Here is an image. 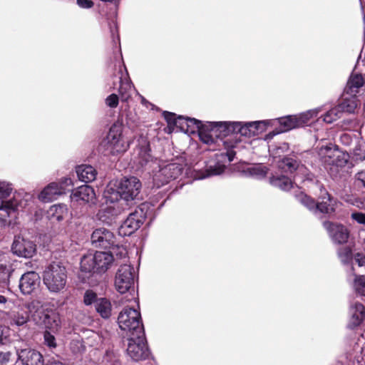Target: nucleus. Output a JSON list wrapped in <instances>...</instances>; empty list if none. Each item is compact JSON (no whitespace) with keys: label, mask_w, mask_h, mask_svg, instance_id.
<instances>
[{"label":"nucleus","mask_w":365,"mask_h":365,"mask_svg":"<svg viewBox=\"0 0 365 365\" xmlns=\"http://www.w3.org/2000/svg\"><path fill=\"white\" fill-rule=\"evenodd\" d=\"M352 159L355 162H362L365 160V143H357L352 151Z\"/></svg>","instance_id":"40"},{"label":"nucleus","mask_w":365,"mask_h":365,"mask_svg":"<svg viewBox=\"0 0 365 365\" xmlns=\"http://www.w3.org/2000/svg\"><path fill=\"white\" fill-rule=\"evenodd\" d=\"M114 261L113 254L108 252L97 251L84 255L81 260V269L84 272L104 273Z\"/></svg>","instance_id":"2"},{"label":"nucleus","mask_w":365,"mask_h":365,"mask_svg":"<svg viewBox=\"0 0 365 365\" xmlns=\"http://www.w3.org/2000/svg\"><path fill=\"white\" fill-rule=\"evenodd\" d=\"M126 352L127 355L135 361L145 360L149 356L150 351L145 338L144 331L140 334H130L128 339Z\"/></svg>","instance_id":"6"},{"label":"nucleus","mask_w":365,"mask_h":365,"mask_svg":"<svg viewBox=\"0 0 365 365\" xmlns=\"http://www.w3.org/2000/svg\"><path fill=\"white\" fill-rule=\"evenodd\" d=\"M135 152L137 153L135 157V160L140 166H146L150 163H154L150 154L149 143L145 140H143L142 144L137 147Z\"/></svg>","instance_id":"22"},{"label":"nucleus","mask_w":365,"mask_h":365,"mask_svg":"<svg viewBox=\"0 0 365 365\" xmlns=\"http://www.w3.org/2000/svg\"><path fill=\"white\" fill-rule=\"evenodd\" d=\"M250 175L257 178H264L267 173V168L262 165H255L247 169Z\"/></svg>","instance_id":"41"},{"label":"nucleus","mask_w":365,"mask_h":365,"mask_svg":"<svg viewBox=\"0 0 365 365\" xmlns=\"http://www.w3.org/2000/svg\"><path fill=\"white\" fill-rule=\"evenodd\" d=\"M34 317L38 324L52 331H57L60 327V317L53 311H37Z\"/></svg>","instance_id":"13"},{"label":"nucleus","mask_w":365,"mask_h":365,"mask_svg":"<svg viewBox=\"0 0 365 365\" xmlns=\"http://www.w3.org/2000/svg\"><path fill=\"white\" fill-rule=\"evenodd\" d=\"M351 318L350 326L359 325L365 319V308L363 304L356 303L351 309Z\"/></svg>","instance_id":"27"},{"label":"nucleus","mask_w":365,"mask_h":365,"mask_svg":"<svg viewBox=\"0 0 365 365\" xmlns=\"http://www.w3.org/2000/svg\"><path fill=\"white\" fill-rule=\"evenodd\" d=\"M91 243L96 247L108 248L115 243L114 235L106 228H98L91 235Z\"/></svg>","instance_id":"15"},{"label":"nucleus","mask_w":365,"mask_h":365,"mask_svg":"<svg viewBox=\"0 0 365 365\" xmlns=\"http://www.w3.org/2000/svg\"><path fill=\"white\" fill-rule=\"evenodd\" d=\"M354 288L361 295L365 296V276H355L354 279Z\"/></svg>","instance_id":"42"},{"label":"nucleus","mask_w":365,"mask_h":365,"mask_svg":"<svg viewBox=\"0 0 365 365\" xmlns=\"http://www.w3.org/2000/svg\"><path fill=\"white\" fill-rule=\"evenodd\" d=\"M48 214L52 220L59 222L67 216L68 209L65 205H54L50 207Z\"/></svg>","instance_id":"33"},{"label":"nucleus","mask_w":365,"mask_h":365,"mask_svg":"<svg viewBox=\"0 0 365 365\" xmlns=\"http://www.w3.org/2000/svg\"><path fill=\"white\" fill-rule=\"evenodd\" d=\"M18 360L23 365H44V360L42 354L33 349H16Z\"/></svg>","instance_id":"16"},{"label":"nucleus","mask_w":365,"mask_h":365,"mask_svg":"<svg viewBox=\"0 0 365 365\" xmlns=\"http://www.w3.org/2000/svg\"><path fill=\"white\" fill-rule=\"evenodd\" d=\"M279 167L286 172L289 173L300 169L299 163L296 160L289 158H283L279 164Z\"/></svg>","instance_id":"36"},{"label":"nucleus","mask_w":365,"mask_h":365,"mask_svg":"<svg viewBox=\"0 0 365 365\" xmlns=\"http://www.w3.org/2000/svg\"><path fill=\"white\" fill-rule=\"evenodd\" d=\"M44 344L49 348L53 349L56 347V341L54 336L49 331H46L43 334Z\"/></svg>","instance_id":"49"},{"label":"nucleus","mask_w":365,"mask_h":365,"mask_svg":"<svg viewBox=\"0 0 365 365\" xmlns=\"http://www.w3.org/2000/svg\"><path fill=\"white\" fill-rule=\"evenodd\" d=\"M326 196L322 197V200L316 203L315 201L304 193H301L298 195V200L309 210L319 211L322 213H331L334 212V200L331 198L330 195L327 193H324Z\"/></svg>","instance_id":"9"},{"label":"nucleus","mask_w":365,"mask_h":365,"mask_svg":"<svg viewBox=\"0 0 365 365\" xmlns=\"http://www.w3.org/2000/svg\"><path fill=\"white\" fill-rule=\"evenodd\" d=\"M76 171L79 180L86 182L93 181L97 175L96 169L88 165H79Z\"/></svg>","instance_id":"25"},{"label":"nucleus","mask_w":365,"mask_h":365,"mask_svg":"<svg viewBox=\"0 0 365 365\" xmlns=\"http://www.w3.org/2000/svg\"><path fill=\"white\" fill-rule=\"evenodd\" d=\"M352 138L348 133H343L340 136V141L345 145H349L352 143Z\"/></svg>","instance_id":"56"},{"label":"nucleus","mask_w":365,"mask_h":365,"mask_svg":"<svg viewBox=\"0 0 365 365\" xmlns=\"http://www.w3.org/2000/svg\"><path fill=\"white\" fill-rule=\"evenodd\" d=\"M11 275L10 268L6 264H0V282H5L9 280Z\"/></svg>","instance_id":"48"},{"label":"nucleus","mask_w":365,"mask_h":365,"mask_svg":"<svg viewBox=\"0 0 365 365\" xmlns=\"http://www.w3.org/2000/svg\"><path fill=\"white\" fill-rule=\"evenodd\" d=\"M133 292V291H132V290H130V292ZM128 294H130V293H129V292H128ZM130 295L131 296V297H130V298H128V296H125V298H127V299L125 300V302H129V301H130L132 299H134V294H133L132 293H130Z\"/></svg>","instance_id":"61"},{"label":"nucleus","mask_w":365,"mask_h":365,"mask_svg":"<svg viewBox=\"0 0 365 365\" xmlns=\"http://www.w3.org/2000/svg\"><path fill=\"white\" fill-rule=\"evenodd\" d=\"M134 269L129 264H123L118 269L115 277V287L120 294L134 291Z\"/></svg>","instance_id":"7"},{"label":"nucleus","mask_w":365,"mask_h":365,"mask_svg":"<svg viewBox=\"0 0 365 365\" xmlns=\"http://www.w3.org/2000/svg\"><path fill=\"white\" fill-rule=\"evenodd\" d=\"M118 323L120 329L130 334H140L144 331L140 313L135 308L125 307L118 315Z\"/></svg>","instance_id":"5"},{"label":"nucleus","mask_w":365,"mask_h":365,"mask_svg":"<svg viewBox=\"0 0 365 365\" xmlns=\"http://www.w3.org/2000/svg\"><path fill=\"white\" fill-rule=\"evenodd\" d=\"M76 3L82 9H90L94 4L91 0H76Z\"/></svg>","instance_id":"54"},{"label":"nucleus","mask_w":365,"mask_h":365,"mask_svg":"<svg viewBox=\"0 0 365 365\" xmlns=\"http://www.w3.org/2000/svg\"><path fill=\"white\" fill-rule=\"evenodd\" d=\"M341 111L339 106L330 109L323 117V120L327 123H331L341 116Z\"/></svg>","instance_id":"38"},{"label":"nucleus","mask_w":365,"mask_h":365,"mask_svg":"<svg viewBox=\"0 0 365 365\" xmlns=\"http://www.w3.org/2000/svg\"><path fill=\"white\" fill-rule=\"evenodd\" d=\"M317 114V110H309L306 113H302L299 115H297V120L299 124V126H304L309 123L311 119L314 117H316Z\"/></svg>","instance_id":"43"},{"label":"nucleus","mask_w":365,"mask_h":365,"mask_svg":"<svg viewBox=\"0 0 365 365\" xmlns=\"http://www.w3.org/2000/svg\"><path fill=\"white\" fill-rule=\"evenodd\" d=\"M324 227L329 232L330 237L335 242L341 244L348 240L349 232L344 226L330 222H324Z\"/></svg>","instance_id":"19"},{"label":"nucleus","mask_w":365,"mask_h":365,"mask_svg":"<svg viewBox=\"0 0 365 365\" xmlns=\"http://www.w3.org/2000/svg\"><path fill=\"white\" fill-rule=\"evenodd\" d=\"M338 257L344 264H348L353 260L351 249L347 247H341L338 250Z\"/></svg>","instance_id":"39"},{"label":"nucleus","mask_w":365,"mask_h":365,"mask_svg":"<svg viewBox=\"0 0 365 365\" xmlns=\"http://www.w3.org/2000/svg\"><path fill=\"white\" fill-rule=\"evenodd\" d=\"M182 171V167L178 163H169L165 165H159V170L153 177V183L158 187L169 182L172 180L178 178Z\"/></svg>","instance_id":"8"},{"label":"nucleus","mask_w":365,"mask_h":365,"mask_svg":"<svg viewBox=\"0 0 365 365\" xmlns=\"http://www.w3.org/2000/svg\"><path fill=\"white\" fill-rule=\"evenodd\" d=\"M252 136L258 135L259 133L262 132L263 126L264 125V121H255L250 122L247 123Z\"/></svg>","instance_id":"44"},{"label":"nucleus","mask_w":365,"mask_h":365,"mask_svg":"<svg viewBox=\"0 0 365 365\" xmlns=\"http://www.w3.org/2000/svg\"><path fill=\"white\" fill-rule=\"evenodd\" d=\"M39 304H40L39 301H33L32 302H31V304L29 305V308L30 309L35 308V307H38Z\"/></svg>","instance_id":"58"},{"label":"nucleus","mask_w":365,"mask_h":365,"mask_svg":"<svg viewBox=\"0 0 365 365\" xmlns=\"http://www.w3.org/2000/svg\"><path fill=\"white\" fill-rule=\"evenodd\" d=\"M110 247L112 248L111 254H115L117 258H125L127 256V250L123 246H119L114 244L113 246H111Z\"/></svg>","instance_id":"46"},{"label":"nucleus","mask_w":365,"mask_h":365,"mask_svg":"<svg viewBox=\"0 0 365 365\" xmlns=\"http://www.w3.org/2000/svg\"><path fill=\"white\" fill-rule=\"evenodd\" d=\"M19 206L20 205L19 204L18 200L14 197L12 200L2 202L0 206V211H4L6 212L4 216L10 217L18 210Z\"/></svg>","instance_id":"35"},{"label":"nucleus","mask_w":365,"mask_h":365,"mask_svg":"<svg viewBox=\"0 0 365 365\" xmlns=\"http://www.w3.org/2000/svg\"><path fill=\"white\" fill-rule=\"evenodd\" d=\"M11 250L14 255L24 258H31L37 251L36 243L21 235L14 236Z\"/></svg>","instance_id":"10"},{"label":"nucleus","mask_w":365,"mask_h":365,"mask_svg":"<svg viewBox=\"0 0 365 365\" xmlns=\"http://www.w3.org/2000/svg\"><path fill=\"white\" fill-rule=\"evenodd\" d=\"M6 302L7 299L4 296L0 294V304H6Z\"/></svg>","instance_id":"59"},{"label":"nucleus","mask_w":365,"mask_h":365,"mask_svg":"<svg viewBox=\"0 0 365 365\" xmlns=\"http://www.w3.org/2000/svg\"><path fill=\"white\" fill-rule=\"evenodd\" d=\"M133 86L128 76L120 78V85L119 88V95L121 101L128 102L131 96Z\"/></svg>","instance_id":"28"},{"label":"nucleus","mask_w":365,"mask_h":365,"mask_svg":"<svg viewBox=\"0 0 365 365\" xmlns=\"http://www.w3.org/2000/svg\"><path fill=\"white\" fill-rule=\"evenodd\" d=\"M71 199L73 202L79 204L93 203L96 200V193L91 186L82 185L72 192Z\"/></svg>","instance_id":"17"},{"label":"nucleus","mask_w":365,"mask_h":365,"mask_svg":"<svg viewBox=\"0 0 365 365\" xmlns=\"http://www.w3.org/2000/svg\"><path fill=\"white\" fill-rule=\"evenodd\" d=\"M164 117L169 125L179 126L181 130L188 131V128L191 127V123L187 121V119H190V118H185L182 116L176 118L175 113L169 112H165Z\"/></svg>","instance_id":"26"},{"label":"nucleus","mask_w":365,"mask_h":365,"mask_svg":"<svg viewBox=\"0 0 365 365\" xmlns=\"http://www.w3.org/2000/svg\"><path fill=\"white\" fill-rule=\"evenodd\" d=\"M356 179L359 185H361L365 187V170L359 172L356 175Z\"/></svg>","instance_id":"55"},{"label":"nucleus","mask_w":365,"mask_h":365,"mask_svg":"<svg viewBox=\"0 0 365 365\" xmlns=\"http://www.w3.org/2000/svg\"><path fill=\"white\" fill-rule=\"evenodd\" d=\"M142 220L137 212L130 213L119 227L118 232L122 236H129L140 227Z\"/></svg>","instance_id":"18"},{"label":"nucleus","mask_w":365,"mask_h":365,"mask_svg":"<svg viewBox=\"0 0 365 365\" xmlns=\"http://www.w3.org/2000/svg\"><path fill=\"white\" fill-rule=\"evenodd\" d=\"M277 122L281 126L280 130L278 131L277 133L300 127L297 120V115L282 117L277 119Z\"/></svg>","instance_id":"29"},{"label":"nucleus","mask_w":365,"mask_h":365,"mask_svg":"<svg viewBox=\"0 0 365 365\" xmlns=\"http://www.w3.org/2000/svg\"><path fill=\"white\" fill-rule=\"evenodd\" d=\"M63 194V187L54 182L48 185L39 194L38 198L43 202L56 200L59 195Z\"/></svg>","instance_id":"21"},{"label":"nucleus","mask_w":365,"mask_h":365,"mask_svg":"<svg viewBox=\"0 0 365 365\" xmlns=\"http://www.w3.org/2000/svg\"><path fill=\"white\" fill-rule=\"evenodd\" d=\"M187 123H191L192 125H195L198 130V135L200 140L207 145L212 144L215 142V137L217 135L215 133L214 128H212L210 130L205 129L203 126L202 123L196 119H187Z\"/></svg>","instance_id":"20"},{"label":"nucleus","mask_w":365,"mask_h":365,"mask_svg":"<svg viewBox=\"0 0 365 365\" xmlns=\"http://www.w3.org/2000/svg\"><path fill=\"white\" fill-rule=\"evenodd\" d=\"M96 309L103 318L108 319L111 315V304L106 298H99L96 300Z\"/></svg>","instance_id":"32"},{"label":"nucleus","mask_w":365,"mask_h":365,"mask_svg":"<svg viewBox=\"0 0 365 365\" xmlns=\"http://www.w3.org/2000/svg\"><path fill=\"white\" fill-rule=\"evenodd\" d=\"M318 158L326 169L344 168L349 161L348 153L341 152L331 145H323L317 148Z\"/></svg>","instance_id":"3"},{"label":"nucleus","mask_w":365,"mask_h":365,"mask_svg":"<svg viewBox=\"0 0 365 365\" xmlns=\"http://www.w3.org/2000/svg\"><path fill=\"white\" fill-rule=\"evenodd\" d=\"M225 170V165L217 163L213 165H210L207 166V168L204 172L196 171V174L194 175V178L197 180H201L211 176L219 175L223 173Z\"/></svg>","instance_id":"24"},{"label":"nucleus","mask_w":365,"mask_h":365,"mask_svg":"<svg viewBox=\"0 0 365 365\" xmlns=\"http://www.w3.org/2000/svg\"><path fill=\"white\" fill-rule=\"evenodd\" d=\"M269 182L271 185L274 187H277L282 190H288L292 187V182L291 180L284 175L278 177L273 176L270 178Z\"/></svg>","instance_id":"34"},{"label":"nucleus","mask_w":365,"mask_h":365,"mask_svg":"<svg viewBox=\"0 0 365 365\" xmlns=\"http://www.w3.org/2000/svg\"><path fill=\"white\" fill-rule=\"evenodd\" d=\"M0 319L11 326L20 327L27 323L29 316L26 311L18 307L8 312L0 310Z\"/></svg>","instance_id":"12"},{"label":"nucleus","mask_w":365,"mask_h":365,"mask_svg":"<svg viewBox=\"0 0 365 365\" xmlns=\"http://www.w3.org/2000/svg\"><path fill=\"white\" fill-rule=\"evenodd\" d=\"M364 79L361 75H351L347 82L345 90L350 95H356L358 93L359 88L364 85Z\"/></svg>","instance_id":"30"},{"label":"nucleus","mask_w":365,"mask_h":365,"mask_svg":"<svg viewBox=\"0 0 365 365\" xmlns=\"http://www.w3.org/2000/svg\"><path fill=\"white\" fill-rule=\"evenodd\" d=\"M230 125L232 127V129L236 133L240 134L242 136L245 137H251L252 136L250 130L247 125V124L242 125L240 122H234L230 123Z\"/></svg>","instance_id":"37"},{"label":"nucleus","mask_w":365,"mask_h":365,"mask_svg":"<svg viewBox=\"0 0 365 365\" xmlns=\"http://www.w3.org/2000/svg\"><path fill=\"white\" fill-rule=\"evenodd\" d=\"M12 191L11 185L4 182L0 181V198L7 197Z\"/></svg>","instance_id":"45"},{"label":"nucleus","mask_w":365,"mask_h":365,"mask_svg":"<svg viewBox=\"0 0 365 365\" xmlns=\"http://www.w3.org/2000/svg\"><path fill=\"white\" fill-rule=\"evenodd\" d=\"M98 299L96 294L92 290H87L84 294L83 302L86 305H91L93 302L96 304Z\"/></svg>","instance_id":"47"},{"label":"nucleus","mask_w":365,"mask_h":365,"mask_svg":"<svg viewBox=\"0 0 365 365\" xmlns=\"http://www.w3.org/2000/svg\"><path fill=\"white\" fill-rule=\"evenodd\" d=\"M46 365H64L61 361L52 359L48 361Z\"/></svg>","instance_id":"57"},{"label":"nucleus","mask_w":365,"mask_h":365,"mask_svg":"<svg viewBox=\"0 0 365 365\" xmlns=\"http://www.w3.org/2000/svg\"><path fill=\"white\" fill-rule=\"evenodd\" d=\"M120 125L113 124L101 145L106 154L117 155L125 152L129 148V143L125 141Z\"/></svg>","instance_id":"4"},{"label":"nucleus","mask_w":365,"mask_h":365,"mask_svg":"<svg viewBox=\"0 0 365 365\" xmlns=\"http://www.w3.org/2000/svg\"><path fill=\"white\" fill-rule=\"evenodd\" d=\"M119 98L116 94H110L106 98V104L110 108H116L118 105Z\"/></svg>","instance_id":"50"},{"label":"nucleus","mask_w":365,"mask_h":365,"mask_svg":"<svg viewBox=\"0 0 365 365\" xmlns=\"http://www.w3.org/2000/svg\"><path fill=\"white\" fill-rule=\"evenodd\" d=\"M103 198L106 204H113L121 199V193L118 188V181L110 182L103 192Z\"/></svg>","instance_id":"23"},{"label":"nucleus","mask_w":365,"mask_h":365,"mask_svg":"<svg viewBox=\"0 0 365 365\" xmlns=\"http://www.w3.org/2000/svg\"><path fill=\"white\" fill-rule=\"evenodd\" d=\"M58 183L60 187H63V194L66 192V190L68 187H71L73 185V182H72L71 179L69 178H63Z\"/></svg>","instance_id":"53"},{"label":"nucleus","mask_w":365,"mask_h":365,"mask_svg":"<svg viewBox=\"0 0 365 365\" xmlns=\"http://www.w3.org/2000/svg\"><path fill=\"white\" fill-rule=\"evenodd\" d=\"M43 282L50 292L59 293L66 285V268L60 262H51L43 272Z\"/></svg>","instance_id":"1"},{"label":"nucleus","mask_w":365,"mask_h":365,"mask_svg":"<svg viewBox=\"0 0 365 365\" xmlns=\"http://www.w3.org/2000/svg\"><path fill=\"white\" fill-rule=\"evenodd\" d=\"M40 285V277L34 271H30L22 274L19 279V289L24 294H31L38 289Z\"/></svg>","instance_id":"14"},{"label":"nucleus","mask_w":365,"mask_h":365,"mask_svg":"<svg viewBox=\"0 0 365 365\" xmlns=\"http://www.w3.org/2000/svg\"><path fill=\"white\" fill-rule=\"evenodd\" d=\"M351 218L361 225H365V214L362 212H354Z\"/></svg>","instance_id":"52"},{"label":"nucleus","mask_w":365,"mask_h":365,"mask_svg":"<svg viewBox=\"0 0 365 365\" xmlns=\"http://www.w3.org/2000/svg\"><path fill=\"white\" fill-rule=\"evenodd\" d=\"M351 204L359 206V201L356 199L348 200Z\"/></svg>","instance_id":"60"},{"label":"nucleus","mask_w":365,"mask_h":365,"mask_svg":"<svg viewBox=\"0 0 365 365\" xmlns=\"http://www.w3.org/2000/svg\"><path fill=\"white\" fill-rule=\"evenodd\" d=\"M141 187L142 184L136 177L124 178L118 182L121 199L127 202L138 199Z\"/></svg>","instance_id":"11"},{"label":"nucleus","mask_w":365,"mask_h":365,"mask_svg":"<svg viewBox=\"0 0 365 365\" xmlns=\"http://www.w3.org/2000/svg\"><path fill=\"white\" fill-rule=\"evenodd\" d=\"M12 354L10 351H0V365H8L11 362Z\"/></svg>","instance_id":"51"},{"label":"nucleus","mask_w":365,"mask_h":365,"mask_svg":"<svg viewBox=\"0 0 365 365\" xmlns=\"http://www.w3.org/2000/svg\"><path fill=\"white\" fill-rule=\"evenodd\" d=\"M359 104V101L356 98V95H351L349 98H346L343 101L339 104V107L341 113L346 112L349 113H354L356 108Z\"/></svg>","instance_id":"31"}]
</instances>
